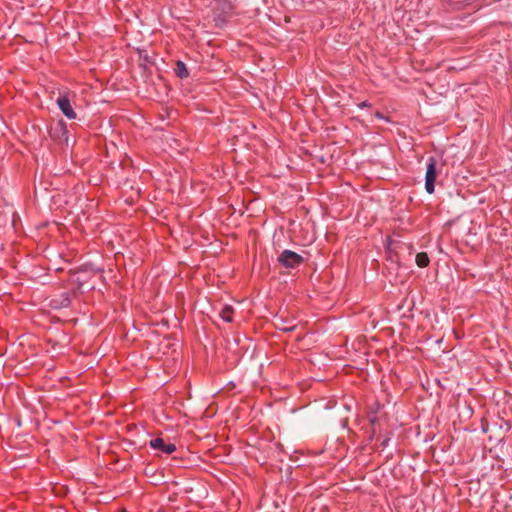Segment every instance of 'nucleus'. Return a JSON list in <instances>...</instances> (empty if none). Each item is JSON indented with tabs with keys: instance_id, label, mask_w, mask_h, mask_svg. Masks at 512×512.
Instances as JSON below:
<instances>
[{
	"instance_id": "1",
	"label": "nucleus",
	"mask_w": 512,
	"mask_h": 512,
	"mask_svg": "<svg viewBox=\"0 0 512 512\" xmlns=\"http://www.w3.org/2000/svg\"><path fill=\"white\" fill-rule=\"evenodd\" d=\"M436 159L430 157L427 163V169L425 174V190L427 193L432 194L435 190V181L437 178Z\"/></svg>"
},
{
	"instance_id": "2",
	"label": "nucleus",
	"mask_w": 512,
	"mask_h": 512,
	"mask_svg": "<svg viewBox=\"0 0 512 512\" xmlns=\"http://www.w3.org/2000/svg\"><path fill=\"white\" fill-rule=\"evenodd\" d=\"M279 262L287 268H295L303 262V257L294 251L284 250L279 256Z\"/></svg>"
},
{
	"instance_id": "3",
	"label": "nucleus",
	"mask_w": 512,
	"mask_h": 512,
	"mask_svg": "<svg viewBox=\"0 0 512 512\" xmlns=\"http://www.w3.org/2000/svg\"><path fill=\"white\" fill-rule=\"evenodd\" d=\"M57 105L61 112L68 118V119H75L76 113L71 105L70 99L68 97L67 93L61 94L57 98Z\"/></svg>"
},
{
	"instance_id": "4",
	"label": "nucleus",
	"mask_w": 512,
	"mask_h": 512,
	"mask_svg": "<svg viewBox=\"0 0 512 512\" xmlns=\"http://www.w3.org/2000/svg\"><path fill=\"white\" fill-rule=\"evenodd\" d=\"M149 445L152 449L159 450L166 455H170L176 450L175 444L165 443V441L162 438L152 439Z\"/></svg>"
},
{
	"instance_id": "5",
	"label": "nucleus",
	"mask_w": 512,
	"mask_h": 512,
	"mask_svg": "<svg viewBox=\"0 0 512 512\" xmlns=\"http://www.w3.org/2000/svg\"><path fill=\"white\" fill-rule=\"evenodd\" d=\"M175 73L178 77H180L182 79L187 78L189 76L188 69H187L185 63L182 61L176 62Z\"/></svg>"
},
{
	"instance_id": "6",
	"label": "nucleus",
	"mask_w": 512,
	"mask_h": 512,
	"mask_svg": "<svg viewBox=\"0 0 512 512\" xmlns=\"http://www.w3.org/2000/svg\"><path fill=\"white\" fill-rule=\"evenodd\" d=\"M415 261H416V264L420 268L427 267L429 265V262H430L429 257L427 255V253H425V252L418 253L416 255Z\"/></svg>"
},
{
	"instance_id": "7",
	"label": "nucleus",
	"mask_w": 512,
	"mask_h": 512,
	"mask_svg": "<svg viewBox=\"0 0 512 512\" xmlns=\"http://www.w3.org/2000/svg\"><path fill=\"white\" fill-rule=\"evenodd\" d=\"M233 314H234V310L231 306L223 307V309L220 312V316L225 322H232Z\"/></svg>"
},
{
	"instance_id": "8",
	"label": "nucleus",
	"mask_w": 512,
	"mask_h": 512,
	"mask_svg": "<svg viewBox=\"0 0 512 512\" xmlns=\"http://www.w3.org/2000/svg\"><path fill=\"white\" fill-rule=\"evenodd\" d=\"M375 116L378 118V119H385L384 115L380 112H377L375 113Z\"/></svg>"
},
{
	"instance_id": "9",
	"label": "nucleus",
	"mask_w": 512,
	"mask_h": 512,
	"mask_svg": "<svg viewBox=\"0 0 512 512\" xmlns=\"http://www.w3.org/2000/svg\"><path fill=\"white\" fill-rule=\"evenodd\" d=\"M368 106H369V104H368L367 102H362V103L359 105V107H360V108L368 107Z\"/></svg>"
},
{
	"instance_id": "10",
	"label": "nucleus",
	"mask_w": 512,
	"mask_h": 512,
	"mask_svg": "<svg viewBox=\"0 0 512 512\" xmlns=\"http://www.w3.org/2000/svg\"><path fill=\"white\" fill-rule=\"evenodd\" d=\"M123 512H126L125 510Z\"/></svg>"
}]
</instances>
